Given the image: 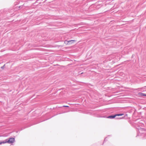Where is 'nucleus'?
Here are the masks:
<instances>
[{"mask_svg":"<svg viewBox=\"0 0 146 146\" xmlns=\"http://www.w3.org/2000/svg\"><path fill=\"white\" fill-rule=\"evenodd\" d=\"M76 40H71L69 41L65 40L64 41V43L66 45H69L74 44Z\"/></svg>","mask_w":146,"mask_h":146,"instance_id":"f257e3e1","label":"nucleus"},{"mask_svg":"<svg viewBox=\"0 0 146 146\" xmlns=\"http://www.w3.org/2000/svg\"><path fill=\"white\" fill-rule=\"evenodd\" d=\"M15 141V139L13 138H10L8 141H5V142H6V143H13Z\"/></svg>","mask_w":146,"mask_h":146,"instance_id":"f03ea898","label":"nucleus"},{"mask_svg":"<svg viewBox=\"0 0 146 146\" xmlns=\"http://www.w3.org/2000/svg\"><path fill=\"white\" fill-rule=\"evenodd\" d=\"M123 115V114H116L114 115L110 116L107 117V118L112 119L114 118L116 116H121Z\"/></svg>","mask_w":146,"mask_h":146,"instance_id":"7ed1b4c3","label":"nucleus"},{"mask_svg":"<svg viewBox=\"0 0 146 146\" xmlns=\"http://www.w3.org/2000/svg\"><path fill=\"white\" fill-rule=\"evenodd\" d=\"M6 143V142H5V141L0 142V145H1L2 144H5V143Z\"/></svg>","mask_w":146,"mask_h":146,"instance_id":"20e7f679","label":"nucleus"},{"mask_svg":"<svg viewBox=\"0 0 146 146\" xmlns=\"http://www.w3.org/2000/svg\"><path fill=\"white\" fill-rule=\"evenodd\" d=\"M63 106L64 107H69V106Z\"/></svg>","mask_w":146,"mask_h":146,"instance_id":"39448f33","label":"nucleus"},{"mask_svg":"<svg viewBox=\"0 0 146 146\" xmlns=\"http://www.w3.org/2000/svg\"><path fill=\"white\" fill-rule=\"evenodd\" d=\"M143 96H146V95H143Z\"/></svg>","mask_w":146,"mask_h":146,"instance_id":"423d86ee","label":"nucleus"}]
</instances>
